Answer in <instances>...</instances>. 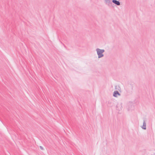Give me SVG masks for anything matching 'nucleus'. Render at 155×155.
I'll list each match as a JSON object with an SVG mask.
<instances>
[{"mask_svg":"<svg viewBox=\"0 0 155 155\" xmlns=\"http://www.w3.org/2000/svg\"><path fill=\"white\" fill-rule=\"evenodd\" d=\"M142 128L144 130H146V123L145 122V120H143V126H142Z\"/></svg>","mask_w":155,"mask_h":155,"instance_id":"nucleus-3","label":"nucleus"},{"mask_svg":"<svg viewBox=\"0 0 155 155\" xmlns=\"http://www.w3.org/2000/svg\"><path fill=\"white\" fill-rule=\"evenodd\" d=\"M127 110H128V111H129L130 110V109H129V107L127 109Z\"/></svg>","mask_w":155,"mask_h":155,"instance_id":"nucleus-8","label":"nucleus"},{"mask_svg":"<svg viewBox=\"0 0 155 155\" xmlns=\"http://www.w3.org/2000/svg\"><path fill=\"white\" fill-rule=\"evenodd\" d=\"M149 155H155V153H153V154H151V153H149Z\"/></svg>","mask_w":155,"mask_h":155,"instance_id":"nucleus-7","label":"nucleus"},{"mask_svg":"<svg viewBox=\"0 0 155 155\" xmlns=\"http://www.w3.org/2000/svg\"><path fill=\"white\" fill-rule=\"evenodd\" d=\"M112 2L116 5H120V3L119 1H117L116 0H113Z\"/></svg>","mask_w":155,"mask_h":155,"instance_id":"nucleus-4","label":"nucleus"},{"mask_svg":"<svg viewBox=\"0 0 155 155\" xmlns=\"http://www.w3.org/2000/svg\"><path fill=\"white\" fill-rule=\"evenodd\" d=\"M39 147H40V148L41 150H44V148H43V147L41 146H40Z\"/></svg>","mask_w":155,"mask_h":155,"instance_id":"nucleus-6","label":"nucleus"},{"mask_svg":"<svg viewBox=\"0 0 155 155\" xmlns=\"http://www.w3.org/2000/svg\"><path fill=\"white\" fill-rule=\"evenodd\" d=\"M114 96L115 97H117V95H119L120 94L117 91H115L114 92Z\"/></svg>","mask_w":155,"mask_h":155,"instance_id":"nucleus-5","label":"nucleus"},{"mask_svg":"<svg viewBox=\"0 0 155 155\" xmlns=\"http://www.w3.org/2000/svg\"><path fill=\"white\" fill-rule=\"evenodd\" d=\"M97 51L99 58L103 56V55L102 53L104 52V50L97 49Z\"/></svg>","mask_w":155,"mask_h":155,"instance_id":"nucleus-1","label":"nucleus"},{"mask_svg":"<svg viewBox=\"0 0 155 155\" xmlns=\"http://www.w3.org/2000/svg\"><path fill=\"white\" fill-rule=\"evenodd\" d=\"M116 112L119 114L121 113V107H116Z\"/></svg>","mask_w":155,"mask_h":155,"instance_id":"nucleus-2","label":"nucleus"}]
</instances>
